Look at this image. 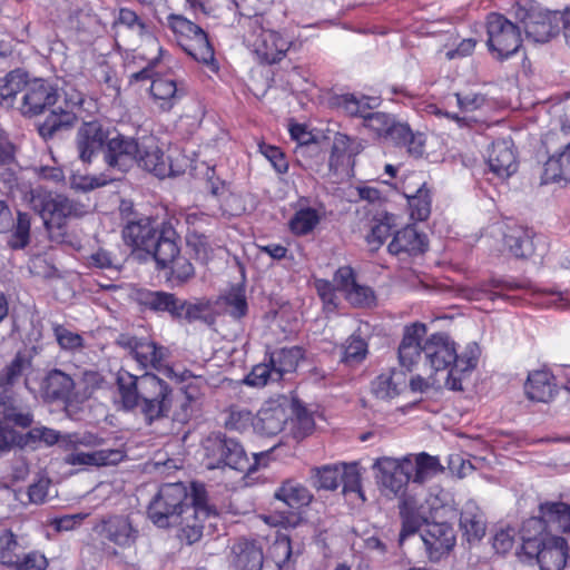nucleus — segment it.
Returning a JSON list of instances; mask_svg holds the SVG:
<instances>
[{
	"mask_svg": "<svg viewBox=\"0 0 570 570\" xmlns=\"http://www.w3.org/2000/svg\"><path fill=\"white\" fill-rule=\"evenodd\" d=\"M423 355L431 372L441 375L446 389L463 391V383L478 366L481 350L476 342H470L459 353L446 333L436 332L424 340Z\"/></svg>",
	"mask_w": 570,
	"mask_h": 570,
	"instance_id": "obj_1",
	"label": "nucleus"
},
{
	"mask_svg": "<svg viewBox=\"0 0 570 570\" xmlns=\"http://www.w3.org/2000/svg\"><path fill=\"white\" fill-rule=\"evenodd\" d=\"M134 301L140 312H149L158 316L167 315L174 322L188 324L203 321L212 308L208 299L197 298L191 302L161 289L139 288L134 293Z\"/></svg>",
	"mask_w": 570,
	"mask_h": 570,
	"instance_id": "obj_2",
	"label": "nucleus"
},
{
	"mask_svg": "<svg viewBox=\"0 0 570 570\" xmlns=\"http://www.w3.org/2000/svg\"><path fill=\"white\" fill-rule=\"evenodd\" d=\"M92 530L109 557L124 560L127 554H136L140 529L129 514L104 515L96 522Z\"/></svg>",
	"mask_w": 570,
	"mask_h": 570,
	"instance_id": "obj_3",
	"label": "nucleus"
},
{
	"mask_svg": "<svg viewBox=\"0 0 570 570\" xmlns=\"http://www.w3.org/2000/svg\"><path fill=\"white\" fill-rule=\"evenodd\" d=\"M244 43L255 60L263 66L279 63L295 46V41L281 31L264 27L261 17L249 19Z\"/></svg>",
	"mask_w": 570,
	"mask_h": 570,
	"instance_id": "obj_4",
	"label": "nucleus"
},
{
	"mask_svg": "<svg viewBox=\"0 0 570 570\" xmlns=\"http://www.w3.org/2000/svg\"><path fill=\"white\" fill-rule=\"evenodd\" d=\"M188 488L183 482L164 483L147 505V517L160 529L181 523L188 513Z\"/></svg>",
	"mask_w": 570,
	"mask_h": 570,
	"instance_id": "obj_5",
	"label": "nucleus"
},
{
	"mask_svg": "<svg viewBox=\"0 0 570 570\" xmlns=\"http://www.w3.org/2000/svg\"><path fill=\"white\" fill-rule=\"evenodd\" d=\"M522 552L529 559H535L540 570H562L569 558L567 538L550 531H521Z\"/></svg>",
	"mask_w": 570,
	"mask_h": 570,
	"instance_id": "obj_6",
	"label": "nucleus"
},
{
	"mask_svg": "<svg viewBox=\"0 0 570 570\" xmlns=\"http://www.w3.org/2000/svg\"><path fill=\"white\" fill-rule=\"evenodd\" d=\"M167 27L177 46L194 60L209 65L215 60V49L207 31L179 13H169Z\"/></svg>",
	"mask_w": 570,
	"mask_h": 570,
	"instance_id": "obj_7",
	"label": "nucleus"
},
{
	"mask_svg": "<svg viewBox=\"0 0 570 570\" xmlns=\"http://www.w3.org/2000/svg\"><path fill=\"white\" fill-rule=\"evenodd\" d=\"M116 345L122 348L140 370L145 372L154 370L166 376L175 375V368L167 364L170 356L169 348L151 337L120 333L116 338Z\"/></svg>",
	"mask_w": 570,
	"mask_h": 570,
	"instance_id": "obj_8",
	"label": "nucleus"
},
{
	"mask_svg": "<svg viewBox=\"0 0 570 570\" xmlns=\"http://www.w3.org/2000/svg\"><path fill=\"white\" fill-rule=\"evenodd\" d=\"M206 466L209 470L224 469L226 466L239 471H250L243 445L235 439L227 438L223 433H212L204 441Z\"/></svg>",
	"mask_w": 570,
	"mask_h": 570,
	"instance_id": "obj_9",
	"label": "nucleus"
},
{
	"mask_svg": "<svg viewBox=\"0 0 570 570\" xmlns=\"http://www.w3.org/2000/svg\"><path fill=\"white\" fill-rule=\"evenodd\" d=\"M487 46L499 61H504L515 55L522 47L521 30L502 13L490 12L485 20Z\"/></svg>",
	"mask_w": 570,
	"mask_h": 570,
	"instance_id": "obj_10",
	"label": "nucleus"
},
{
	"mask_svg": "<svg viewBox=\"0 0 570 570\" xmlns=\"http://www.w3.org/2000/svg\"><path fill=\"white\" fill-rule=\"evenodd\" d=\"M31 202L48 229H60L66 226L69 218H79L87 213L85 205L51 191H36Z\"/></svg>",
	"mask_w": 570,
	"mask_h": 570,
	"instance_id": "obj_11",
	"label": "nucleus"
},
{
	"mask_svg": "<svg viewBox=\"0 0 570 570\" xmlns=\"http://www.w3.org/2000/svg\"><path fill=\"white\" fill-rule=\"evenodd\" d=\"M174 393L171 386L154 373L151 380L146 379L142 385L137 411L144 421L151 425L154 422L168 417L173 410Z\"/></svg>",
	"mask_w": 570,
	"mask_h": 570,
	"instance_id": "obj_12",
	"label": "nucleus"
},
{
	"mask_svg": "<svg viewBox=\"0 0 570 570\" xmlns=\"http://www.w3.org/2000/svg\"><path fill=\"white\" fill-rule=\"evenodd\" d=\"M69 444L73 451L68 454L67 462L72 465H114L124 460L126 456L118 449H102L91 452L78 451L79 446L97 448L104 443V439L91 432L73 433L68 436Z\"/></svg>",
	"mask_w": 570,
	"mask_h": 570,
	"instance_id": "obj_13",
	"label": "nucleus"
},
{
	"mask_svg": "<svg viewBox=\"0 0 570 570\" xmlns=\"http://www.w3.org/2000/svg\"><path fill=\"white\" fill-rule=\"evenodd\" d=\"M561 531L570 535V504L546 501L539 504L538 515L527 519L521 528L525 532Z\"/></svg>",
	"mask_w": 570,
	"mask_h": 570,
	"instance_id": "obj_14",
	"label": "nucleus"
},
{
	"mask_svg": "<svg viewBox=\"0 0 570 570\" xmlns=\"http://www.w3.org/2000/svg\"><path fill=\"white\" fill-rule=\"evenodd\" d=\"M129 209V213L127 208L121 209L126 220L121 230L124 243L134 250L148 252L159 232V226L155 218L135 213L131 207Z\"/></svg>",
	"mask_w": 570,
	"mask_h": 570,
	"instance_id": "obj_15",
	"label": "nucleus"
},
{
	"mask_svg": "<svg viewBox=\"0 0 570 570\" xmlns=\"http://www.w3.org/2000/svg\"><path fill=\"white\" fill-rule=\"evenodd\" d=\"M373 468L377 470L379 483L394 495L404 493L409 482L412 481V460L410 458L402 460L389 456L379 458Z\"/></svg>",
	"mask_w": 570,
	"mask_h": 570,
	"instance_id": "obj_16",
	"label": "nucleus"
},
{
	"mask_svg": "<svg viewBox=\"0 0 570 570\" xmlns=\"http://www.w3.org/2000/svg\"><path fill=\"white\" fill-rule=\"evenodd\" d=\"M154 373L145 372L141 375H135L125 368H119L115 377V399L114 403L118 410L135 413L139 406L142 385L146 379L151 380Z\"/></svg>",
	"mask_w": 570,
	"mask_h": 570,
	"instance_id": "obj_17",
	"label": "nucleus"
},
{
	"mask_svg": "<svg viewBox=\"0 0 570 570\" xmlns=\"http://www.w3.org/2000/svg\"><path fill=\"white\" fill-rule=\"evenodd\" d=\"M421 538L431 561H440L449 556L456 542L455 531L449 522H426Z\"/></svg>",
	"mask_w": 570,
	"mask_h": 570,
	"instance_id": "obj_18",
	"label": "nucleus"
},
{
	"mask_svg": "<svg viewBox=\"0 0 570 570\" xmlns=\"http://www.w3.org/2000/svg\"><path fill=\"white\" fill-rule=\"evenodd\" d=\"M24 94L20 107L23 116H38L58 100V90L50 82L43 79H35L24 83Z\"/></svg>",
	"mask_w": 570,
	"mask_h": 570,
	"instance_id": "obj_19",
	"label": "nucleus"
},
{
	"mask_svg": "<svg viewBox=\"0 0 570 570\" xmlns=\"http://www.w3.org/2000/svg\"><path fill=\"white\" fill-rule=\"evenodd\" d=\"M140 142L122 134L109 138L104 150V158L108 167L127 171L137 163Z\"/></svg>",
	"mask_w": 570,
	"mask_h": 570,
	"instance_id": "obj_20",
	"label": "nucleus"
},
{
	"mask_svg": "<svg viewBox=\"0 0 570 570\" xmlns=\"http://www.w3.org/2000/svg\"><path fill=\"white\" fill-rule=\"evenodd\" d=\"M426 325L420 322L406 325L397 347L399 365L406 372H412L423 354V337Z\"/></svg>",
	"mask_w": 570,
	"mask_h": 570,
	"instance_id": "obj_21",
	"label": "nucleus"
},
{
	"mask_svg": "<svg viewBox=\"0 0 570 570\" xmlns=\"http://www.w3.org/2000/svg\"><path fill=\"white\" fill-rule=\"evenodd\" d=\"M179 240L180 237L173 222L170 219L161 222L159 232L156 238H154L153 246L147 252L153 255L157 269L163 271L168 268L173 261L177 258L180 254Z\"/></svg>",
	"mask_w": 570,
	"mask_h": 570,
	"instance_id": "obj_22",
	"label": "nucleus"
},
{
	"mask_svg": "<svg viewBox=\"0 0 570 570\" xmlns=\"http://www.w3.org/2000/svg\"><path fill=\"white\" fill-rule=\"evenodd\" d=\"M363 150L362 141L357 137L344 132H335L328 157V169L337 175L348 167H353L355 157Z\"/></svg>",
	"mask_w": 570,
	"mask_h": 570,
	"instance_id": "obj_23",
	"label": "nucleus"
},
{
	"mask_svg": "<svg viewBox=\"0 0 570 570\" xmlns=\"http://www.w3.org/2000/svg\"><path fill=\"white\" fill-rule=\"evenodd\" d=\"M109 131L98 120L85 121L77 132V150L83 163H91L92 158L106 147Z\"/></svg>",
	"mask_w": 570,
	"mask_h": 570,
	"instance_id": "obj_24",
	"label": "nucleus"
},
{
	"mask_svg": "<svg viewBox=\"0 0 570 570\" xmlns=\"http://www.w3.org/2000/svg\"><path fill=\"white\" fill-rule=\"evenodd\" d=\"M429 248V239L424 233H420L414 225H407L397 230L387 246V250L394 256H419Z\"/></svg>",
	"mask_w": 570,
	"mask_h": 570,
	"instance_id": "obj_25",
	"label": "nucleus"
},
{
	"mask_svg": "<svg viewBox=\"0 0 570 570\" xmlns=\"http://www.w3.org/2000/svg\"><path fill=\"white\" fill-rule=\"evenodd\" d=\"M524 393L533 402L549 403L559 393L554 374L547 368L529 372L524 383Z\"/></svg>",
	"mask_w": 570,
	"mask_h": 570,
	"instance_id": "obj_26",
	"label": "nucleus"
},
{
	"mask_svg": "<svg viewBox=\"0 0 570 570\" xmlns=\"http://www.w3.org/2000/svg\"><path fill=\"white\" fill-rule=\"evenodd\" d=\"M137 163L159 178H165L171 170L168 157L165 156L155 137H147L140 141Z\"/></svg>",
	"mask_w": 570,
	"mask_h": 570,
	"instance_id": "obj_27",
	"label": "nucleus"
},
{
	"mask_svg": "<svg viewBox=\"0 0 570 570\" xmlns=\"http://www.w3.org/2000/svg\"><path fill=\"white\" fill-rule=\"evenodd\" d=\"M288 421L287 410L284 405L271 401L257 412L254 431L263 436H274L281 433Z\"/></svg>",
	"mask_w": 570,
	"mask_h": 570,
	"instance_id": "obj_28",
	"label": "nucleus"
},
{
	"mask_svg": "<svg viewBox=\"0 0 570 570\" xmlns=\"http://www.w3.org/2000/svg\"><path fill=\"white\" fill-rule=\"evenodd\" d=\"M150 95L161 111H169L185 95L176 79L169 75H156L150 85Z\"/></svg>",
	"mask_w": 570,
	"mask_h": 570,
	"instance_id": "obj_29",
	"label": "nucleus"
},
{
	"mask_svg": "<svg viewBox=\"0 0 570 570\" xmlns=\"http://www.w3.org/2000/svg\"><path fill=\"white\" fill-rule=\"evenodd\" d=\"M488 164L490 170L500 178H508L518 169L515 153L512 142L505 139H499L492 142Z\"/></svg>",
	"mask_w": 570,
	"mask_h": 570,
	"instance_id": "obj_30",
	"label": "nucleus"
},
{
	"mask_svg": "<svg viewBox=\"0 0 570 570\" xmlns=\"http://www.w3.org/2000/svg\"><path fill=\"white\" fill-rule=\"evenodd\" d=\"M75 381L69 374L53 368L45 376L41 390L46 399L69 404L75 394Z\"/></svg>",
	"mask_w": 570,
	"mask_h": 570,
	"instance_id": "obj_31",
	"label": "nucleus"
},
{
	"mask_svg": "<svg viewBox=\"0 0 570 570\" xmlns=\"http://www.w3.org/2000/svg\"><path fill=\"white\" fill-rule=\"evenodd\" d=\"M332 104L348 117L362 118L364 120L371 110L380 107L381 98L347 92L333 97Z\"/></svg>",
	"mask_w": 570,
	"mask_h": 570,
	"instance_id": "obj_32",
	"label": "nucleus"
},
{
	"mask_svg": "<svg viewBox=\"0 0 570 570\" xmlns=\"http://www.w3.org/2000/svg\"><path fill=\"white\" fill-rule=\"evenodd\" d=\"M307 198H299L297 208L287 223L288 230L296 237H304L312 234L322 220L320 210L307 206Z\"/></svg>",
	"mask_w": 570,
	"mask_h": 570,
	"instance_id": "obj_33",
	"label": "nucleus"
},
{
	"mask_svg": "<svg viewBox=\"0 0 570 570\" xmlns=\"http://www.w3.org/2000/svg\"><path fill=\"white\" fill-rule=\"evenodd\" d=\"M535 233L532 228L510 226L504 235V245L515 258H530L535 254Z\"/></svg>",
	"mask_w": 570,
	"mask_h": 570,
	"instance_id": "obj_34",
	"label": "nucleus"
},
{
	"mask_svg": "<svg viewBox=\"0 0 570 570\" xmlns=\"http://www.w3.org/2000/svg\"><path fill=\"white\" fill-rule=\"evenodd\" d=\"M233 566L236 570H262L264 553L254 540L240 539L232 548Z\"/></svg>",
	"mask_w": 570,
	"mask_h": 570,
	"instance_id": "obj_35",
	"label": "nucleus"
},
{
	"mask_svg": "<svg viewBox=\"0 0 570 570\" xmlns=\"http://www.w3.org/2000/svg\"><path fill=\"white\" fill-rule=\"evenodd\" d=\"M304 358L305 350L301 346L282 347L265 355V361H269L274 368L276 380H282L287 373H294Z\"/></svg>",
	"mask_w": 570,
	"mask_h": 570,
	"instance_id": "obj_36",
	"label": "nucleus"
},
{
	"mask_svg": "<svg viewBox=\"0 0 570 570\" xmlns=\"http://www.w3.org/2000/svg\"><path fill=\"white\" fill-rule=\"evenodd\" d=\"M399 514L401 518V530L399 540L402 543L410 535L415 534L424 524L429 522L421 513V507L417 501L412 498H403L399 504Z\"/></svg>",
	"mask_w": 570,
	"mask_h": 570,
	"instance_id": "obj_37",
	"label": "nucleus"
},
{
	"mask_svg": "<svg viewBox=\"0 0 570 570\" xmlns=\"http://www.w3.org/2000/svg\"><path fill=\"white\" fill-rule=\"evenodd\" d=\"M527 36L535 42H547L558 32L550 13L542 11H527L522 19Z\"/></svg>",
	"mask_w": 570,
	"mask_h": 570,
	"instance_id": "obj_38",
	"label": "nucleus"
},
{
	"mask_svg": "<svg viewBox=\"0 0 570 570\" xmlns=\"http://www.w3.org/2000/svg\"><path fill=\"white\" fill-rule=\"evenodd\" d=\"M570 183V144L551 155L543 165L542 184Z\"/></svg>",
	"mask_w": 570,
	"mask_h": 570,
	"instance_id": "obj_39",
	"label": "nucleus"
},
{
	"mask_svg": "<svg viewBox=\"0 0 570 570\" xmlns=\"http://www.w3.org/2000/svg\"><path fill=\"white\" fill-rule=\"evenodd\" d=\"M274 497L293 510L307 507L313 500L311 491L304 484L292 479L283 481Z\"/></svg>",
	"mask_w": 570,
	"mask_h": 570,
	"instance_id": "obj_40",
	"label": "nucleus"
},
{
	"mask_svg": "<svg viewBox=\"0 0 570 570\" xmlns=\"http://www.w3.org/2000/svg\"><path fill=\"white\" fill-rule=\"evenodd\" d=\"M32 360L24 352H17L14 357L0 370V389L11 391L31 368Z\"/></svg>",
	"mask_w": 570,
	"mask_h": 570,
	"instance_id": "obj_41",
	"label": "nucleus"
},
{
	"mask_svg": "<svg viewBox=\"0 0 570 570\" xmlns=\"http://www.w3.org/2000/svg\"><path fill=\"white\" fill-rule=\"evenodd\" d=\"M410 219L425 222L432 212V190L422 183L414 194H405Z\"/></svg>",
	"mask_w": 570,
	"mask_h": 570,
	"instance_id": "obj_42",
	"label": "nucleus"
},
{
	"mask_svg": "<svg viewBox=\"0 0 570 570\" xmlns=\"http://www.w3.org/2000/svg\"><path fill=\"white\" fill-rule=\"evenodd\" d=\"M269 557L277 567V570H295V559L289 535L277 533L268 549Z\"/></svg>",
	"mask_w": 570,
	"mask_h": 570,
	"instance_id": "obj_43",
	"label": "nucleus"
},
{
	"mask_svg": "<svg viewBox=\"0 0 570 570\" xmlns=\"http://www.w3.org/2000/svg\"><path fill=\"white\" fill-rule=\"evenodd\" d=\"M140 37V43L132 50L134 61L139 60L156 67L161 61L165 52L160 41L148 32Z\"/></svg>",
	"mask_w": 570,
	"mask_h": 570,
	"instance_id": "obj_44",
	"label": "nucleus"
},
{
	"mask_svg": "<svg viewBox=\"0 0 570 570\" xmlns=\"http://www.w3.org/2000/svg\"><path fill=\"white\" fill-rule=\"evenodd\" d=\"M460 527L463 537L469 542L481 540L485 534V521L483 514L474 508H465L460 515Z\"/></svg>",
	"mask_w": 570,
	"mask_h": 570,
	"instance_id": "obj_45",
	"label": "nucleus"
},
{
	"mask_svg": "<svg viewBox=\"0 0 570 570\" xmlns=\"http://www.w3.org/2000/svg\"><path fill=\"white\" fill-rule=\"evenodd\" d=\"M31 217L28 213L18 210L17 219L8 232L7 245L12 250L26 248L30 243Z\"/></svg>",
	"mask_w": 570,
	"mask_h": 570,
	"instance_id": "obj_46",
	"label": "nucleus"
},
{
	"mask_svg": "<svg viewBox=\"0 0 570 570\" xmlns=\"http://www.w3.org/2000/svg\"><path fill=\"white\" fill-rule=\"evenodd\" d=\"M31 217L28 213L18 210L17 219L8 232L7 245L12 250L26 248L30 243Z\"/></svg>",
	"mask_w": 570,
	"mask_h": 570,
	"instance_id": "obj_47",
	"label": "nucleus"
},
{
	"mask_svg": "<svg viewBox=\"0 0 570 570\" xmlns=\"http://www.w3.org/2000/svg\"><path fill=\"white\" fill-rule=\"evenodd\" d=\"M23 553V547L18 540V535L11 529H4L0 532V564L11 569L19 556Z\"/></svg>",
	"mask_w": 570,
	"mask_h": 570,
	"instance_id": "obj_48",
	"label": "nucleus"
},
{
	"mask_svg": "<svg viewBox=\"0 0 570 570\" xmlns=\"http://www.w3.org/2000/svg\"><path fill=\"white\" fill-rule=\"evenodd\" d=\"M442 470L443 468L436 456L421 452L415 456V461H412L411 480L414 483H423Z\"/></svg>",
	"mask_w": 570,
	"mask_h": 570,
	"instance_id": "obj_49",
	"label": "nucleus"
},
{
	"mask_svg": "<svg viewBox=\"0 0 570 570\" xmlns=\"http://www.w3.org/2000/svg\"><path fill=\"white\" fill-rule=\"evenodd\" d=\"M168 379L183 383L181 391L189 401H197L207 385V380L202 375H194L191 371L184 368L181 372L175 370V375L167 376Z\"/></svg>",
	"mask_w": 570,
	"mask_h": 570,
	"instance_id": "obj_50",
	"label": "nucleus"
},
{
	"mask_svg": "<svg viewBox=\"0 0 570 570\" xmlns=\"http://www.w3.org/2000/svg\"><path fill=\"white\" fill-rule=\"evenodd\" d=\"M204 519L196 514H184L181 523L174 524L173 528H178V539L188 546L198 542L203 537Z\"/></svg>",
	"mask_w": 570,
	"mask_h": 570,
	"instance_id": "obj_51",
	"label": "nucleus"
},
{
	"mask_svg": "<svg viewBox=\"0 0 570 570\" xmlns=\"http://www.w3.org/2000/svg\"><path fill=\"white\" fill-rule=\"evenodd\" d=\"M3 392L0 394V415L2 421L8 424L12 423L16 426L27 429L32 423V415L30 413H23L18 410L14 404V400Z\"/></svg>",
	"mask_w": 570,
	"mask_h": 570,
	"instance_id": "obj_52",
	"label": "nucleus"
},
{
	"mask_svg": "<svg viewBox=\"0 0 570 570\" xmlns=\"http://www.w3.org/2000/svg\"><path fill=\"white\" fill-rule=\"evenodd\" d=\"M342 348L341 362L350 366L362 363L368 353L367 342L360 335L355 334L346 338Z\"/></svg>",
	"mask_w": 570,
	"mask_h": 570,
	"instance_id": "obj_53",
	"label": "nucleus"
},
{
	"mask_svg": "<svg viewBox=\"0 0 570 570\" xmlns=\"http://www.w3.org/2000/svg\"><path fill=\"white\" fill-rule=\"evenodd\" d=\"M190 493L188 492V510L187 514H196L203 518H208L215 513L212 505L208 504V493L204 483L191 482Z\"/></svg>",
	"mask_w": 570,
	"mask_h": 570,
	"instance_id": "obj_54",
	"label": "nucleus"
},
{
	"mask_svg": "<svg viewBox=\"0 0 570 570\" xmlns=\"http://www.w3.org/2000/svg\"><path fill=\"white\" fill-rule=\"evenodd\" d=\"M397 375L396 371L390 370L389 372L381 373L372 382L373 394L381 400H391L401 393V383L394 380Z\"/></svg>",
	"mask_w": 570,
	"mask_h": 570,
	"instance_id": "obj_55",
	"label": "nucleus"
},
{
	"mask_svg": "<svg viewBox=\"0 0 570 570\" xmlns=\"http://www.w3.org/2000/svg\"><path fill=\"white\" fill-rule=\"evenodd\" d=\"M75 119L72 112L62 109L59 112L52 111L39 126V135L45 139L52 138L57 131L71 127Z\"/></svg>",
	"mask_w": 570,
	"mask_h": 570,
	"instance_id": "obj_56",
	"label": "nucleus"
},
{
	"mask_svg": "<svg viewBox=\"0 0 570 570\" xmlns=\"http://www.w3.org/2000/svg\"><path fill=\"white\" fill-rule=\"evenodd\" d=\"M225 428L230 431L245 432L254 429L256 415L252 411L239 405H230L227 410Z\"/></svg>",
	"mask_w": 570,
	"mask_h": 570,
	"instance_id": "obj_57",
	"label": "nucleus"
},
{
	"mask_svg": "<svg viewBox=\"0 0 570 570\" xmlns=\"http://www.w3.org/2000/svg\"><path fill=\"white\" fill-rule=\"evenodd\" d=\"M24 83L22 77L14 71L0 78V105L11 107L16 96L23 90Z\"/></svg>",
	"mask_w": 570,
	"mask_h": 570,
	"instance_id": "obj_58",
	"label": "nucleus"
},
{
	"mask_svg": "<svg viewBox=\"0 0 570 570\" xmlns=\"http://www.w3.org/2000/svg\"><path fill=\"white\" fill-rule=\"evenodd\" d=\"M345 299L354 307H372L376 304V295L372 287L355 283L347 293Z\"/></svg>",
	"mask_w": 570,
	"mask_h": 570,
	"instance_id": "obj_59",
	"label": "nucleus"
},
{
	"mask_svg": "<svg viewBox=\"0 0 570 570\" xmlns=\"http://www.w3.org/2000/svg\"><path fill=\"white\" fill-rule=\"evenodd\" d=\"M394 116L382 111H370L363 121V127L379 138H385Z\"/></svg>",
	"mask_w": 570,
	"mask_h": 570,
	"instance_id": "obj_60",
	"label": "nucleus"
},
{
	"mask_svg": "<svg viewBox=\"0 0 570 570\" xmlns=\"http://www.w3.org/2000/svg\"><path fill=\"white\" fill-rule=\"evenodd\" d=\"M52 332L60 348L66 351L81 350L85 346L83 337L69 331L63 325L53 323Z\"/></svg>",
	"mask_w": 570,
	"mask_h": 570,
	"instance_id": "obj_61",
	"label": "nucleus"
},
{
	"mask_svg": "<svg viewBox=\"0 0 570 570\" xmlns=\"http://www.w3.org/2000/svg\"><path fill=\"white\" fill-rule=\"evenodd\" d=\"M271 381L278 382L279 380H276L274 368L271 366L269 361L254 365L244 380L245 384L254 387H263Z\"/></svg>",
	"mask_w": 570,
	"mask_h": 570,
	"instance_id": "obj_62",
	"label": "nucleus"
},
{
	"mask_svg": "<svg viewBox=\"0 0 570 570\" xmlns=\"http://www.w3.org/2000/svg\"><path fill=\"white\" fill-rule=\"evenodd\" d=\"M49 561L45 553L31 550L19 556L11 570H47Z\"/></svg>",
	"mask_w": 570,
	"mask_h": 570,
	"instance_id": "obj_63",
	"label": "nucleus"
},
{
	"mask_svg": "<svg viewBox=\"0 0 570 570\" xmlns=\"http://www.w3.org/2000/svg\"><path fill=\"white\" fill-rule=\"evenodd\" d=\"M258 150L271 163L277 174L283 175L288 171L287 157L281 147L261 142Z\"/></svg>",
	"mask_w": 570,
	"mask_h": 570,
	"instance_id": "obj_64",
	"label": "nucleus"
}]
</instances>
